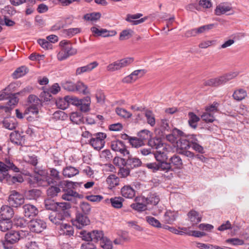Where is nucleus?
I'll return each instance as SVG.
<instances>
[{
  "label": "nucleus",
  "instance_id": "obj_1",
  "mask_svg": "<svg viewBox=\"0 0 249 249\" xmlns=\"http://www.w3.org/2000/svg\"><path fill=\"white\" fill-rule=\"evenodd\" d=\"M238 75L237 71L230 72L220 76L209 79L204 81L203 84L206 86L219 87L226 84L230 80L235 78Z\"/></svg>",
  "mask_w": 249,
  "mask_h": 249
},
{
  "label": "nucleus",
  "instance_id": "obj_2",
  "mask_svg": "<svg viewBox=\"0 0 249 249\" xmlns=\"http://www.w3.org/2000/svg\"><path fill=\"white\" fill-rule=\"evenodd\" d=\"M80 235L79 237H81L83 240L87 242H100L103 240L105 237L104 236V233L102 231L95 230L93 231L92 232H88L85 230H82L79 232Z\"/></svg>",
  "mask_w": 249,
  "mask_h": 249
},
{
  "label": "nucleus",
  "instance_id": "obj_3",
  "mask_svg": "<svg viewBox=\"0 0 249 249\" xmlns=\"http://www.w3.org/2000/svg\"><path fill=\"white\" fill-rule=\"evenodd\" d=\"M9 170L18 173L19 169L10 160H6L5 163L0 161V182L2 181L4 179H8L10 178V176L7 173Z\"/></svg>",
  "mask_w": 249,
  "mask_h": 249
},
{
  "label": "nucleus",
  "instance_id": "obj_4",
  "mask_svg": "<svg viewBox=\"0 0 249 249\" xmlns=\"http://www.w3.org/2000/svg\"><path fill=\"white\" fill-rule=\"evenodd\" d=\"M124 156L125 157V158H114V163L116 164V161L120 160L123 165L130 169H134L141 166L142 162L139 158L132 156L129 153Z\"/></svg>",
  "mask_w": 249,
  "mask_h": 249
},
{
  "label": "nucleus",
  "instance_id": "obj_5",
  "mask_svg": "<svg viewBox=\"0 0 249 249\" xmlns=\"http://www.w3.org/2000/svg\"><path fill=\"white\" fill-rule=\"evenodd\" d=\"M50 176L45 178L46 185H55L58 184L60 186L63 185L69 186V182L67 181H61L59 172L54 168L50 169Z\"/></svg>",
  "mask_w": 249,
  "mask_h": 249
},
{
  "label": "nucleus",
  "instance_id": "obj_6",
  "mask_svg": "<svg viewBox=\"0 0 249 249\" xmlns=\"http://www.w3.org/2000/svg\"><path fill=\"white\" fill-rule=\"evenodd\" d=\"M59 45L62 47V49L57 55V59L59 60H64L70 55H72L76 53V50L73 49L71 45L66 41H61Z\"/></svg>",
  "mask_w": 249,
  "mask_h": 249
},
{
  "label": "nucleus",
  "instance_id": "obj_7",
  "mask_svg": "<svg viewBox=\"0 0 249 249\" xmlns=\"http://www.w3.org/2000/svg\"><path fill=\"white\" fill-rule=\"evenodd\" d=\"M107 134L103 132H98L92 134L90 145L96 150H100L105 144Z\"/></svg>",
  "mask_w": 249,
  "mask_h": 249
},
{
  "label": "nucleus",
  "instance_id": "obj_8",
  "mask_svg": "<svg viewBox=\"0 0 249 249\" xmlns=\"http://www.w3.org/2000/svg\"><path fill=\"white\" fill-rule=\"evenodd\" d=\"M19 231H11L5 235V241L3 243L5 249H8L11 245L17 242L20 238Z\"/></svg>",
  "mask_w": 249,
  "mask_h": 249
},
{
  "label": "nucleus",
  "instance_id": "obj_9",
  "mask_svg": "<svg viewBox=\"0 0 249 249\" xmlns=\"http://www.w3.org/2000/svg\"><path fill=\"white\" fill-rule=\"evenodd\" d=\"M146 167L148 169H152L153 172L157 171H163L165 173L172 171L171 163L167 162V160L160 162H152L147 163Z\"/></svg>",
  "mask_w": 249,
  "mask_h": 249
},
{
  "label": "nucleus",
  "instance_id": "obj_10",
  "mask_svg": "<svg viewBox=\"0 0 249 249\" xmlns=\"http://www.w3.org/2000/svg\"><path fill=\"white\" fill-rule=\"evenodd\" d=\"M28 227L33 232L39 233L46 228V223L40 219H34L28 223Z\"/></svg>",
  "mask_w": 249,
  "mask_h": 249
},
{
  "label": "nucleus",
  "instance_id": "obj_11",
  "mask_svg": "<svg viewBox=\"0 0 249 249\" xmlns=\"http://www.w3.org/2000/svg\"><path fill=\"white\" fill-rule=\"evenodd\" d=\"M9 204L14 207H18L24 202L23 195L16 191L11 192L8 198Z\"/></svg>",
  "mask_w": 249,
  "mask_h": 249
},
{
  "label": "nucleus",
  "instance_id": "obj_12",
  "mask_svg": "<svg viewBox=\"0 0 249 249\" xmlns=\"http://www.w3.org/2000/svg\"><path fill=\"white\" fill-rule=\"evenodd\" d=\"M68 215V213H65L64 211L60 212L55 210L51 213L49 218L53 223L55 225H60L61 226L63 224L62 221Z\"/></svg>",
  "mask_w": 249,
  "mask_h": 249
},
{
  "label": "nucleus",
  "instance_id": "obj_13",
  "mask_svg": "<svg viewBox=\"0 0 249 249\" xmlns=\"http://www.w3.org/2000/svg\"><path fill=\"white\" fill-rule=\"evenodd\" d=\"M171 150L170 146L164 147L162 149L156 150L154 153L153 156L155 157L157 160L156 162H160L165 161L168 159L167 154Z\"/></svg>",
  "mask_w": 249,
  "mask_h": 249
},
{
  "label": "nucleus",
  "instance_id": "obj_14",
  "mask_svg": "<svg viewBox=\"0 0 249 249\" xmlns=\"http://www.w3.org/2000/svg\"><path fill=\"white\" fill-rule=\"evenodd\" d=\"M111 147L112 150L120 152L124 156L129 154V151L126 148L123 141L120 140L112 141Z\"/></svg>",
  "mask_w": 249,
  "mask_h": 249
},
{
  "label": "nucleus",
  "instance_id": "obj_15",
  "mask_svg": "<svg viewBox=\"0 0 249 249\" xmlns=\"http://www.w3.org/2000/svg\"><path fill=\"white\" fill-rule=\"evenodd\" d=\"M90 97L89 96L79 99V110L82 113L89 112L90 110Z\"/></svg>",
  "mask_w": 249,
  "mask_h": 249
},
{
  "label": "nucleus",
  "instance_id": "obj_16",
  "mask_svg": "<svg viewBox=\"0 0 249 249\" xmlns=\"http://www.w3.org/2000/svg\"><path fill=\"white\" fill-rule=\"evenodd\" d=\"M29 88L26 87L19 92L14 94H10L7 99L8 101L7 104L9 106L12 107L17 104L18 102V98L17 97L18 95H24L26 93L29 92Z\"/></svg>",
  "mask_w": 249,
  "mask_h": 249
},
{
  "label": "nucleus",
  "instance_id": "obj_17",
  "mask_svg": "<svg viewBox=\"0 0 249 249\" xmlns=\"http://www.w3.org/2000/svg\"><path fill=\"white\" fill-rule=\"evenodd\" d=\"M142 16V14L141 13H137L134 15L128 14L126 16L125 20L131 23L132 25H136L143 23L147 19L146 17H144L138 19Z\"/></svg>",
  "mask_w": 249,
  "mask_h": 249
},
{
  "label": "nucleus",
  "instance_id": "obj_18",
  "mask_svg": "<svg viewBox=\"0 0 249 249\" xmlns=\"http://www.w3.org/2000/svg\"><path fill=\"white\" fill-rule=\"evenodd\" d=\"M190 135H188L185 138H180L177 141V146L179 151L186 150L191 146V138Z\"/></svg>",
  "mask_w": 249,
  "mask_h": 249
},
{
  "label": "nucleus",
  "instance_id": "obj_19",
  "mask_svg": "<svg viewBox=\"0 0 249 249\" xmlns=\"http://www.w3.org/2000/svg\"><path fill=\"white\" fill-rule=\"evenodd\" d=\"M14 214V210L11 207L8 205H3L0 210V218L10 220Z\"/></svg>",
  "mask_w": 249,
  "mask_h": 249
},
{
  "label": "nucleus",
  "instance_id": "obj_20",
  "mask_svg": "<svg viewBox=\"0 0 249 249\" xmlns=\"http://www.w3.org/2000/svg\"><path fill=\"white\" fill-rule=\"evenodd\" d=\"M178 216L177 212L167 210L163 216V221L166 224H172Z\"/></svg>",
  "mask_w": 249,
  "mask_h": 249
},
{
  "label": "nucleus",
  "instance_id": "obj_21",
  "mask_svg": "<svg viewBox=\"0 0 249 249\" xmlns=\"http://www.w3.org/2000/svg\"><path fill=\"white\" fill-rule=\"evenodd\" d=\"M28 182L33 187L46 185L45 180L36 174L34 176H31L30 177L28 178Z\"/></svg>",
  "mask_w": 249,
  "mask_h": 249
},
{
  "label": "nucleus",
  "instance_id": "obj_22",
  "mask_svg": "<svg viewBox=\"0 0 249 249\" xmlns=\"http://www.w3.org/2000/svg\"><path fill=\"white\" fill-rule=\"evenodd\" d=\"M24 215L27 217L36 216L38 213V210L35 206L26 204L23 206Z\"/></svg>",
  "mask_w": 249,
  "mask_h": 249
},
{
  "label": "nucleus",
  "instance_id": "obj_23",
  "mask_svg": "<svg viewBox=\"0 0 249 249\" xmlns=\"http://www.w3.org/2000/svg\"><path fill=\"white\" fill-rule=\"evenodd\" d=\"M148 144L151 147L156 149V150L162 149L164 147L169 146V145L162 142L161 140L159 138L154 137L148 141Z\"/></svg>",
  "mask_w": 249,
  "mask_h": 249
},
{
  "label": "nucleus",
  "instance_id": "obj_24",
  "mask_svg": "<svg viewBox=\"0 0 249 249\" xmlns=\"http://www.w3.org/2000/svg\"><path fill=\"white\" fill-rule=\"evenodd\" d=\"M124 199L121 196H115L106 200V203H110L111 206L115 209H120L123 207Z\"/></svg>",
  "mask_w": 249,
  "mask_h": 249
},
{
  "label": "nucleus",
  "instance_id": "obj_25",
  "mask_svg": "<svg viewBox=\"0 0 249 249\" xmlns=\"http://www.w3.org/2000/svg\"><path fill=\"white\" fill-rule=\"evenodd\" d=\"M159 201V196L156 193H150L147 197L142 198V201L146 204L156 205Z\"/></svg>",
  "mask_w": 249,
  "mask_h": 249
},
{
  "label": "nucleus",
  "instance_id": "obj_26",
  "mask_svg": "<svg viewBox=\"0 0 249 249\" xmlns=\"http://www.w3.org/2000/svg\"><path fill=\"white\" fill-rule=\"evenodd\" d=\"M122 195L127 198H132L135 196V190L130 185H125L121 189Z\"/></svg>",
  "mask_w": 249,
  "mask_h": 249
},
{
  "label": "nucleus",
  "instance_id": "obj_27",
  "mask_svg": "<svg viewBox=\"0 0 249 249\" xmlns=\"http://www.w3.org/2000/svg\"><path fill=\"white\" fill-rule=\"evenodd\" d=\"M90 30L94 36L108 37V30L106 29L101 28L99 27L93 26Z\"/></svg>",
  "mask_w": 249,
  "mask_h": 249
},
{
  "label": "nucleus",
  "instance_id": "obj_28",
  "mask_svg": "<svg viewBox=\"0 0 249 249\" xmlns=\"http://www.w3.org/2000/svg\"><path fill=\"white\" fill-rule=\"evenodd\" d=\"M232 96L235 100L241 101L246 97L247 93L243 89H238L234 91Z\"/></svg>",
  "mask_w": 249,
  "mask_h": 249
},
{
  "label": "nucleus",
  "instance_id": "obj_29",
  "mask_svg": "<svg viewBox=\"0 0 249 249\" xmlns=\"http://www.w3.org/2000/svg\"><path fill=\"white\" fill-rule=\"evenodd\" d=\"M191 138V146L192 148L196 152L201 154L204 153L203 147L197 143V140L195 135H190Z\"/></svg>",
  "mask_w": 249,
  "mask_h": 249
},
{
  "label": "nucleus",
  "instance_id": "obj_30",
  "mask_svg": "<svg viewBox=\"0 0 249 249\" xmlns=\"http://www.w3.org/2000/svg\"><path fill=\"white\" fill-rule=\"evenodd\" d=\"M188 217L193 224H196L201 220V216L199 213L195 211L191 210L188 213Z\"/></svg>",
  "mask_w": 249,
  "mask_h": 249
},
{
  "label": "nucleus",
  "instance_id": "obj_31",
  "mask_svg": "<svg viewBox=\"0 0 249 249\" xmlns=\"http://www.w3.org/2000/svg\"><path fill=\"white\" fill-rule=\"evenodd\" d=\"M2 123L5 128L11 130L15 129L17 126L16 119L14 118H6L3 120Z\"/></svg>",
  "mask_w": 249,
  "mask_h": 249
},
{
  "label": "nucleus",
  "instance_id": "obj_32",
  "mask_svg": "<svg viewBox=\"0 0 249 249\" xmlns=\"http://www.w3.org/2000/svg\"><path fill=\"white\" fill-rule=\"evenodd\" d=\"M231 7L225 3H221L217 5L214 10L215 14L217 16H220L230 11Z\"/></svg>",
  "mask_w": 249,
  "mask_h": 249
},
{
  "label": "nucleus",
  "instance_id": "obj_33",
  "mask_svg": "<svg viewBox=\"0 0 249 249\" xmlns=\"http://www.w3.org/2000/svg\"><path fill=\"white\" fill-rule=\"evenodd\" d=\"M169 163H171V165H172L177 168L179 169L181 168L183 164L182 159L177 154H174L170 158Z\"/></svg>",
  "mask_w": 249,
  "mask_h": 249
},
{
  "label": "nucleus",
  "instance_id": "obj_34",
  "mask_svg": "<svg viewBox=\"0 0 249 249\" xmlns=\"http://www.w3.org/2000/svg\"><path fill=\"white\" fill-rule=\"evenodd\" d=\"M15 87V83H11L6 88L0 91V101L7 99L10 94L7 91H10Z\"/></svg>",
  "mask_w": 249,
  "mask_h": 249
},
{
  "label": "nucleus",
  "instance_id": "obj_35",
  "mask_svg": "<svg viewBox=\"0 0 249 249\" xmlns=\"http://www.w3.org/2000/svg\"><path fill=\"white\" fill-rule=\"evenodd\" d=\"M98 65V63L97 61H94L86 66L79 68V74L89 72L97 67Z\"/></svg>",
  "mask_w": 249,
  "mask_h": 249
},
{
  "label": "nucleus",
  "instance_id": "obj_36",
  "mask_svg": "<svg viewBox=\"0 0 249 249\" xmlns=\"http://www.w3.org/2000/svg\"><path fill=\"white\" fill-rule=\"evenodd\" d=\"M69 96L65 97L64 98H59L56 101V105L58 108L62 110L66 109L70 105V102L68 100Z\"/></svg>",
  "mask_w": 249,
  "mask_h": 249
},
{
  "label": "nucleus",
  "instance_id": "obj_37",
  "mask_svg": "<svg viewBox=\"0 0 249 249\" xmlns=\"http://www.w3.org/2000/svg\"><path fill=\"white\" fill-rule=\"evenodd\" d=\"M188 123L190 126L195 129L197 125V122L199 121V118L193 112H189L188 114Z\"/></svg>",
  "mask_w": 249,
  "mask_h": 249
},
{
  "label": "nucleus",
  "instance_id": "obj_38",
  "mask_svg": "<svg viewBox=\"0 0 249 249\" xmlns=\"http://www.w3.org/2000/svg\"><path fill=\"white\" fill-rule=\"evenodd\" d=\"M78 174L77 169L71 166L66 167L63 169V175L67 178H71Z\"/></svg>",
  "mask_w": 249,
  "mask_h": 249
},
{
  "label": "nucleus",
  "instance_id": "obj_39",
  "mask_svg": "<svg viewBox=\"0 0 249 249\" xmlns=\"http://www.w3.org/2000/svg\"><path fill=\"white\" fill-rule=\"evenodd\" d=\"M81 136L80 142L82 145L88 143L90 144L92 134L88 131H85V132H83Z\"/></svg>",
  "mask_w": 249,
  "mask_h": 249
},
{
  "label": "nucleus",
  "instance_id": "obj_40",
  "mask_svg": "<svg viewBox=\"0 0 249 249\" xmlns=\"http://www.w3.org/2000/svg\"><path fill=\"white\" fill-rule=\"evenodd\" d=\"M115 112L118 116L124 119H128L132 116V114L130 112L121 107H116Z\"/></svg>",
  "mask_w": 249,
  "mask_h": 249
},
{
  "label": "nucleus",
  "instance_id": "obj_41",
  "mask_svg": "<svg viewBox=\"0 0 249 249\" xmlns=\"http://www.w3.org/2000/svg\"><path fill=\"white\" fill-rule=\"evenodd\" d=\"M147 122L151 126H154L155 124V115L151 110H146L144 113Z\"/></svg>",
  "mask_w": 249,
  "mask_h": 249
},
{
  "label": "nucleus",
  "instance_id": "obj_42",
  "mask_svg": "<svg viewBox=\"0 0 249 249\" xmlns=\"http://www.w3.org/2000/svg\"><path fill=\"white\" fill-rule=\"evenodd\" d=\"M128 139L130 144L133 147L138 148L144 145L143 140L141 138L129 137Z\"/></svg>",
  "mask_w": 249,
  "mask_h": 249
},
{
  "label": "nucleus",
  "instance_id": "obj_43",
  "mask_svg": "<svg viewBox=\"0 0 249 249\" xmlns=\"http://www.w3.org/2000/svg\"><path fill=\"white\" fill-rule=\"evenodd\" d=\"M12 224L10 220L1 219L0 220V230L6 231L12 228Z\"/></svg>",
  "mask_w": 249,
  "mask_h": 249
},
{
  "label": "nucleus",
  "instance_id": "obj_44",
  "mask_svg": "<svg viewBox=\"0 0 249 249\" xmlns=\"http://www.w3.org/2000/svg\"><path fill=\"white\" fill-rule=\"evenodd\" d=\"M145 219L146 222L149 225L154 227L157 228H160L162 227L160 222L158 219H156L154 217L151 216H147L145 217Z\"/></svg>",
  "mask_w": 249,
  "mask_h": 249
},
{
  "label": "nucleus",
  "instance_id": "obj_45",
  "mask_svg": "<svg viewBox=\"0 0 249 249\" xmlns=\"http://www.w3.org/2000/svg\"><path fill=\"white\" fill-rule=\"evenodd\" d=\"M89 223L90 221L86 215L79 213V230L85 226L89 225Z\"/></svg>",
  "mask_w": 249,
  "mask_h": 249
},
{
  "label": "nucleus",
  "instance_id": "obj_46",
  "mask_svg": "<svg viewBox=\"0 0 249 249\" xmlns=\"http://www.w3.org/2000/svg\"><path fill=\"white\" fill-rule=\"evenodd\" d=\"M10 139L13 143L17 144H20L22 140V137L20 134L16 131L12 132L10 135Z\"/></svg>",
  "mask_w": 249,
  "mask_h": 249
},
{
  "label": "nucleus",
  "instance_id": "obj_47",
  "mask_svg": "<svg viewBox=\"0 0 249 249\" xmlns=\"http://www.w3.org/2000/svg\"><path fill=\"white\" fill-rule=\"evenodd\" d=\"M100 158L103 161H110L112 160L113 156L109 150L105 149L101 153Z\"/></svg>",
  "mask_w": 249,
  "mask_h": 249
},
{
  "label": "nucleus",
  "instance_id": "obj_48",
  "mask_svg": "<svg viewBox=\"0 0 249 249\" xmlns=\"http://www.w3.org/2000/svg\"><path fill=\"white\" fill-rule=\"evenodd\" d=\"M90 94V91L88 86L83 82L79 81V94L88 95Z\"/></svg>",
  "mask_w": 249,
  "mask_h": 249
},
{
  "label": "nucleus",
  "instance_id": "obj_49",
  "mask_svg": "<svg viewBox=\"0 0 249 249\" xmlns=\"http://www.w3.org/2000/svg\"><path fill=\"white\" fill-rule=\"evenodd\" d=\"M26 68L25 66H21L20 67L18 68L17 70L13 72V76L14 78L17 79L18 78L23 75H24L26 73Z\"/></svg>",
  "mask_w": 249,
  "mask_h": 249
},
{
  "label": "nucleus",
  "instance_id": "obj_50",
  "mask_svg": "<svg viewBox=\"0 0 249 249\" xmlns=\"http://www.w3.org/2000/svg\"><path fill=\"white\" fill-rule=\"evenodd\" d=\"M133 33V31L131 29H126L123 30L120 34L119 39L124 40L130 38Z\"/></svg>",
  "mask_w": 249,
  "mask_h": 249
},
{
  "label": "nucleus",
  "instance_id": "obj_51",
  "mask_svg": "<svg viewBox=\"0 0 249 249\" xmlns=\"http://www.w3.org/2000/svg\"><path fill=\"white\" fill-rule=\"evenodd\" d=\"M119 181V178L114 174L109 175L107 178V182L112 187L118 185Z\"/></svg>",
  "mask_w": 249,
  "mask_h": 249
},
{
  "label": "nucleus",
  "instance_id": "obj_52",
  "mask_svg": "<svg viewBox=\"0 0 249 249\" xmlns=\"http://www.w3.org/2000/svg\"><path fill=\"white\" fill-rule=\"evenodd\" d=\"M212 6V3L209 0H200L198 4L195 6V8L197 10H200L201 7L204 8H209Z\"/></svg>",
  "mask_w": 249,
  "mask_h": 249
},
{
  "label": "nucleus",
  "instance_id": "obj_53",
  "mask_svg": "<svg viewBox=\"0 0 249 249\" xmlns=\"http://www.w3.org/2000/svg\"><path fill=\"white\" fill-rule=\"evenodd\" d=\"M77 196L78 194L76 192L70 190L62 196V198L64 200L71 201L72 200L73 197H77Z\"/></svg>",
  "mask_w": 249,
  "mask_h": 249
},
{
  "label": "nucleus",
  "instance_id": "obj_54",
  "mask_svg": "<svg viewBox=\"0 0 249 249\" xmlns=\"http://www.w3.org/2000/svg\"><path fill=\"white\" fill-rule=\"evenodd\" d=\"M101 14L99 12L87 14L84 16V19L87 20L95 21L99 19L101 17Z\"/></svg>",
  "mask_w": 249,
  "mask_h": 249
},
{
  "label": "nucleus",
  "instance_id": "obj_55",
  "mask_svg": "<svg viewBox=\"0 0 249 249\" xmlns=\"http://www.w3.org/2000/svg\"><path fill=\"white\" fill-rule=\"evenodd\" d=\"M70 208V205L69 203L67 202H61L56 203L55 210L58 212H61V211H64L65 213H68L67 210Z\"/></svg>",
  "mask_w": 249,
  "mask_h": 249
},
{
  "label": "nucleus",
  "instance_id": "obj_56",
  "mask_svg": "<svg viewBox=\"0 0 249 249\" xmlns=\"http://www.w3.org/2000/svg\"><path fill=\"white\" fill-rule=\"evenodd\" d=\"M130 207L138 212H143L147 209L146 205L142 203H135L131 204Z\"/></svg>",
  "mask_w": 249,
  "mask_h": 249
},
{
  "label": "nucleus",
  "instance_id": "obj_57",
  "mask_svg": "<svg viewBox=\"0 0 249 249\" xmlns=\"http://www.w3.org/2000/svg\"><path fill=\"white\" fill-rule=\"evenodd\" d=\"M60 189L59 187L55 186H51L47 190V194L48 196L54 197L57 196V194L60 192Z\"/></svg>",
  "mask_w": 249,
  "mask_h": 249
},
{
  "label": "nucleus",
  "instance_id": "obj_58",
  "mask_svg": "<svg viewBox=\"0 0 249 249\" xmlns=\"http://www.w3.org/2000/svg\"><path fill=\"white\" fill-rule=\"evenodd\" d=\"M146 72L145 70H137L133 71L131 74H129L132 79H133L134 82L139 77L143 76Z\"/></svg>",
  "mask_w": 249,
  "mask_h": 249
},
{
  "label": "nucleus",
  "instance_id": "obj_59",
  "mask_svg": "<svg viewBox=\"0 0 249 249\" xmlns=\"http://www.w3.org/2000/svg\"><path fill=\"white\" fill-rule=\"evenodd\" d=\"M61 229L64 231V233L66 235H72L73 234V227L70 224H62L61 225Z\"/></svg>",
  "mask_w": 249,
  "mask_h": 249
},
{
  "label": "nucleus",
  "instance_id": "obj_60",
  "mask_svg": "<svg viewBox=\"0 0 249 249\" xmlns=\"http://www.w3.org/2000/svg\"><path fill=\"white\" fill-rule=\"evenodd\" d=\"M101 247L103 249H112V244L111 241L105 237L100 242Z\"/></svg>",
  "mask_w": 249,
  "mask_h": 249
},
{
  "label": "nucleus",
  "instance_id": "obj_61",
  "mask_svg": "<svg viewBox=\"0 0 249 249\" xmlns=\"http://www.w3.org/2000/svg\"><path fill=\"white\" fill-rule=\"evenodd\" d=\"M37 43L44 49L49 50L52 49V44L47 39H39L37 40Z\"/></svg>",
  "mask_w": 249,
  "mask_h": 249
},
{
  "label": "nucleus",
  "instance_id": "obj_62",
  "mask_svg": "<svg viewBox=\"0 0 249 249\" xmlns=\"http://www.w3.org/2000/svg\"><path fill=\"white\" fill-rule=\"evenodd\" d=\"M39 106L30 105L29 107L26 108L24 111V114L31 113L32 114H37L38 112Z\"/></svg>",
  "mask_w": 249,
  "mask_h": 249
},
{
  "label": "nucleus",
  "instance_id": "obj_63",
  "mask_svg": "<svg viewBox=\"0 0 249 249\" xmlns=\"http://www.w3.org/2000/svg\"><path fill=\"white\" fill-rule=\"evenodd\" d=\"M28 102L30 104V105L36 106H40L41 104V101L39 99L34 95H30L29 96L28 98Z\"/></svg>",
  "mask_w": 249,
  "mask_h": 249
},
{
  "label": "nucleus",
  "instance_id": "obj_64",
  "mask_svg": "<svg viewBox=\"0 0 249 249\" xmlns=\"http://www.w3.org/2000/svg\"><path fill=\"white\" fill-rule=\"evenodd\" d=\"M40 195V192L37 189H32L29 191L27 196L29 199H36Z\"/></svg>",
  "mask_w": 249,
  "mask_h": 249
}]
</instances>
